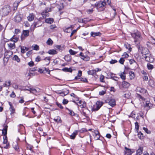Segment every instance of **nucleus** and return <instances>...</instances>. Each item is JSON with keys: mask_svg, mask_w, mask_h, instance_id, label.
Returning a JSON list of instances; mask_svg holds the SVG:
<instances>
[{"mask_svg": "<svg viewBox=\"0 0 155 155\" xmlns=\"http://www.w3.org/2000/svg\"><path fill=\"white\" fill-rule=\"evenodd\" d=\"M108 103V104L112 107H113L116 105V101L114 99H110Z\"/></svg>", "mask_w": 155, "mask_h": 155, "instance_id": "obj_11", "label": "nucleus"}, {"mask_svg": "<svg viewBox=\"0 0 155 155\" xmlns=\"http://www.w3.org/2000/svg\"><path fill=\"white\" fill-rule=\"evenodd\" d=\"M136 91L138 93L137 94L136 97L139 99H141L142 100H145V99L143 97L139 94L138 93H140L142 94H145L146 95L148 94L147 91L143 88L138 87L136 88Z\"/></svg>", "mask_w": 155, "mask_h": 155, "instance_id": "obj_2", "label": "nucleus"}, {"mask_svg": "<svg viewBox=\"0 0 155 155\" xmlns=\"http://www.w3.org/2000/svg\"><path fill=\"white\" fill-rule=\"evenodd\" d=\"M124 61H125V60H124V58H122L120 59L119 61V62L121 64H123L124 63Z\"/></svg>", "mask_w": 155, "mask_h": 155, "instance_id": "obj_46", "label": "nucleus"}, {"mask_svg": "<svg viewBox=\"0 0 155 155\" xmlns=\"http://www.w3.org/2000/svg\"><path fill=\"white\" fill-rule=\"evenodd\" d=\"M117 62V61L116 60H112L110 61V62L111 64H114Z\"/></svg>", "mask_w": 155, "mask_h": 155, "instance_id": "obj_59", "label": "nucleus"}, {"mask_svg": "<svg viewBox=\"0 0 155 155\" xmlns=\"http://www.w3.org/2000/svg\"><path fill=\"white\" fill-rule=\"evenodd\" d=\"M96 70H92L88 71V74L89 75H94L96 74Z\"/></svg>", "mask_w": 155, "mask_h": 155, "instance_id": "obj_23", "label": "nucleus"}, {"mask_svg": "<svg viewBox=\"0 0 155 155\" xmlns=\"http://www.w3.org/2000/svg\"><path fill=\"white\" fill-rule=\"evenodd\" d=\"M102 105L103 103L102 102L97 101L95 105H94L93 107L92 108V111H97L100 108Z\"/></svg>", "mask_w": 155, "mask_h": 155, "instance_id": "obj_6", "label": "nucleus"}, {"mask_svg": "<svg viewBox=\"0 0 155 155\" xmlns=\"http://www.w3.org/2000/svg\"><path fill=\"white\" fill-rule=\"evenodd\" d=\"M138 48L139 51L141 52L143 56V55H149V51L147 48L142 47L140 46H139Z\"/></svg>", "mask_w": 155, "mask_h": 155, "instance_id": "obj_4", "label": "nucleus"}, {"mask_svg": "<svg viewBox=\"0 0 155 155\" xmlns=\"http://www.w3.org/2000/svg\"><path fill=\"white\" fill-rule=\"evenodd\" d=\"M147 67L149 70H151L153 68V65L149 63H148L147 64Z\"/></svg>", "mask_w": 155, "mask_h": 155, "instance_id": "obj_35", "label": "nucleus"}, {"mask_svg": "<svg viewBox=\"0 0 155 155\" xmlns=\"http://www.w3.org/2000/svg\"><path fill=\"white\" fill-rule=\"evenodd\" d=\"M54 120L55 122L58 123H61V118L59 116H58L55 117Z\"/></svg>", "mask_w": 155, "mask_h": 155, "instance_id": "obj_30", "label": "nucleus"}, {"mask_svg": "<svg viewBox=\"0 0 155 155\" xmlns=\"http://www.w3.org/2000/svg\"><path fill=\"white\" fill-rule=\"evenodd\" d=\"M69 114L72 116H74L75 115V113L73 111L71 110H69Z\"/></svg>", "mask_w": 155, "mask_h": 155, "instance_id": "obj_62", "label": "nucleus"}, {"mask_svg": "<svg viewBox=\"0 0 155 155\" xmlns=\"http://www.w3.org/2000/svg\"><path fill=\"white\" fill-rule=\"evenodd\" d=\"M104 2L105 3V5L108 4L110 5L111 3L110 0H104L102 2Z\"/></svg>", "mask_w": 155, "mask_h": 155, "instance_id": "obj_39", "label": "nucleus"}, {"mask_svg": "<svg viewBox=\"0 0 155 155\" xmlns=\"http://www.w3.org/2000/svg\"><path fill=\"white\" fill-rule=\"evenodd\" d=\"M41 15L44 18H46L47 17H48L49 14L47 12H43L41 13Z\"/></svg>", "mask_w": 155, "mask_h": 155, "instance_id": "obj_33", "label": "nucleus"}, {"mask_svg": "<svg viewBox=\"0 0 155 155\" xmlns=\"http://www.w3.org/2000/svg\"><path fill=\"white\" fill-rule=\"evenodd\" d=\"M135 129L136 130V131H138L139 129V125H138V123L137 122H136L135 123Z\"/></svg>", "mask_w": 155, "mask_h": 155, "instance_id": "obj_40", "label": "nucleus"}, {"mask_svg": "<svg viewBox=\"0 0 155 155\" xmlns=\"http://www.w3.org/2000/svg\"><path fill=\"white\" fill-rule=\"evenodd\" d=\"M81 81L84 82H88L86 78H81Z\"/></svg>", "mask_w": 155, "mask_h": 155, "instance_id": "obj_53", "label": "nucleus"}, {"mask_svg": "<svg viewBox=\"0 0 155 155\" xmlns=\"http://www.w3.org/2000/svg\"><path fill=\"white\" fill-rule=\"evenodd\" d=\"M139 114L140 115V116L142 118H143V113L141 111H140L139 113Z\"/></svg>", "mask_w": 155, "mask_h": 155, "instance_id": "obj_63", "label": "nucleus"}, {"mask_svg": "<svg viewBox=\"0 0 155 155\" xmlns=\"http://www.w3.org/2000/svg\"><path fill=\"white\" fill-rule=\"evenodd\" d=\"M106 93V91H102L99 92V94L101 95H103Z\"/></svg>", "mask_w": 155, "mask_h": 155, "instance_id": "obj_55", "label": "nucleus"}, {"mask_svg": "<svg viewBox=\"0 0 155 155\" xmlns=\"http://www.w3.org/2000/svg\"><path fill=\"white\" fill-rule=\"evenodd\" d=\"M90 19H89L87 18H85L82 19V22L83 23H86L87 22L90 21Z\"/></svg>", "mask_w": 155, "mask_h": 155, "instance_id": "obj_45", "label": "nucleus"}, {"mask_svg": "<svg viewBox=\"0 0 155 155\" xmlns=\"http://www.w3.org/2000/svg\"><path fill=\"white\" fill-rule=\"evenodd\" d=\"M94 138L95 140H99L100 137V134L99 131L97 130H94L93 132Z\"/></svg>", "mask_w": 155, "mask_h": 155, "instance_id": "obj_7", "label": "nucleus"}, {"mask_svg": "<svg viewBox=\"0 0 155 155\" xmlns=\"http://www.w3.org/2000/svg\"><path fill=\"white\" fill-rule=\"evenodd\" d=\"M62 71L65 72H71L72 71V70L71 68H63Z\"/></svg>", "mask_w": 155, "mask_h": 155, "instance_id": "obj_29", "label": "nucleus"}, {"mask_svg": "<svg viewBox=\"0 0 155 155\" xmlns=\"http://www.w3.org/2000/svg\"><path fill=\"white\" fill-rule=\"evenodd\" d=\"M35 17V15L33 13L30 14L29 16L27 17L28 20L31 21L34 19Z\"/></svg>", "mask_w": 155, "mask_h": 155, "instance_id": "obj_13", "label": "nucleus"}, {"mask_svg": "<svg viewBox=\"0 0 155 155\" xmlns=\"http://www.w3.org/2000/svg\"><path fill=\"white\" fill-rule=\"evenodd\" d=\"M4 140L3 141V143L4 144H6L7 143V138L6 136L5 137V138L4 137Z\"/></svg>", "mask_w": 155, "mask_h": 155, "instance_id": "obj_50", "label": "nucleus"}, {"mask_svg": "<svg viewBox=\"0 0 155 155\" xmlns=\"http://www.w3.org/2000/svg\"><path fill=\"white\" fill-rule=\"evenodd\" d=\"M13 87L15 89H17L18 88V86L16 84H13Z\"/></svg>", "mask_w": 155, "mask_h": 155, "instance_id": "obj_61", "label": "nucleus"}, {"mask_svg": "<svg viewBox=\"0 0 155 155\" xmlns=\"http://www.w3.org/2000/svg\"><path fill=\"white\" fill-rule=\"evenodd\" d=\"M13 60L16 61L18 62H19L20 61V59L18 58V56L16 55H14L13 57Z\"/></svg>", "mask_w": 155, "mask_h": 155, "instance_id": "obj_31", "label": "nucleus"}, {"mask_svg": "<svg viewBox=\"0 0 155 155\" xmlns=\"http://www.w3.org/2000/svg\"><path fill=\"white\" fill-rule=\"evenodd\" d=\"M33 49L36 50H39V47L37 45H35L33 47Z\"/></svg>", "mask_w": 155, "mask_h": 155, "instance_id": "obj_52", "label": "nucleus"}, {"mask_svg": "<svg viewBox=\"0 0 155 155\" xmlns=\"http://www.w3.org/2000/svg\"><path fill=\"white\" fill-rule=\"evenodd\" d=\"M46 43L48 45H51L52 44L53 41L51 38H49L47 41Z\"/></svg>", "mask_w": 155, "mask_h": 155, "instance_id": "obj_37", "label": "nucleus"}, {"mask_svg": "<svg viewBox=\"0 0 155 155\" xmlns=\"http://www.w3.org/2000/svg\"><path fill=\"white\" fill-rule=\"evenodd\" d=\"M22 15L19 14L17 15L14 18V19L15 21L17 22H20L22 20Z\"/></svg>", "mask_w": 155, "mask_h": 155, "instance_id": "obj_8", "label": "nucleus"}, {"mask_svg": "<svg viewBox=\"0 0 155 155\" xmlns=\"http://www.w3.org/2000/svg\"><path fill=\"white\" fill-rule=\"evenodd\" d=\"M81 58L86 61H88L90 60V57H89L87 56H85L84 55V56H83L82 58Z\"/></svg>", "mask_w": 155, "mask_h": 155, "instance_id": "obj_38", "label": "nucleus"}, {"mask_svg": "<svg viewBox=\"0 0 155 155\" xmlns=\"http://www.w3.org/2000/svg\"><path fill=\"white\" fill-rule=\"evenodd\" d=\"M143 150V148L142 147H140L136 151V155H140L142 153Z\"/></svg>", "mask_w": 155, "mask_h": 155, "instance_id": "obj_18", "label": "nucleus"}, {"mask_svg": "<svg viewBox=\"0 0 155 155\" xmlns=\"http://www.w3.org/2000/svg\"><path fill=\"white\" fill-rule=\"evenodd\" d=\"M122 87L124 88H127L129 87L130 84L128 82L124 81L122 83Z\"/></svg>", "mask_w": 155, "mask_h": 155, "instance_id": "obj_16", "label": "nucleus"}, {"mask_svg": "<svg viewBox=\"0 0 155 155\" xmlns=\"http://www.w3.org/2000/svg\"><path fill=\"white\" fill-rule=\"evenodd\" d=\"M18 40V39L17 38H12L10 39V40L12 41H13L14 43L16 42Z\"/></svg>", "mask_w": 155, "mask_h": 155, "instance_id": "obj_44", "label": "nucleus"}, {"mask_svg": "<svg viewBox=\"0 0 155 155\" xmlns=\"http://www.w3.org/2000/svg\"><path fill=\"white\" fill-rule=\"evenodd\" d=\"M126 73L124 71L121 73L119 75L120 76V78L123 80H124L126 79V76H125Z\"/></svg>", "mask_w": 155, "mask_h": 155, "instance_id": "obj_27", "label": "nucleus"}, {"mask_svg": "<svg viewBox=\"0 0 155 155\" xmlns=\"http://www.w3.org/2000/svg\"><path fill=\"white\" fill-rule=\"evenodd\" d=\"M31 93H32L33 94H36L37 93L39 92V91H38L36 89H35L33 88H31L29 90Z\"/></svg>", "mask_w": 155, "mask_h": 155, "instance_id": "obj_28", "label": "nucleus"}, {"mask_svg": "<svg viewBox=\"0 0 155 155\" xmlns=\"http://www.w3.org/2000/svg\"><path fill=\"white\" fill-rule=\"evenodd\" d=\"M104 76H103V75L101 76L100 78V81L101 82H104Z\"/></svg>", "mask_w": 155, "mask_h": 155, "instance_id": "obj_49", "label": "nucleus"}, {"mask_svg": "<svg viewBox=\"0 0 155 155\" xmlns=\"http://www.w3.org/2000/svg\"><path fill=\"white\" fill-rule=\"evenodd\" d=\"M31 88H30L29 87L27 86H26L25 87V88H23L22 90H27V91H29L30 89H31Z\"/></svg>", "mask_w": 155, "mask_h": 155, "instance_id": "obj_58", "label": "nucleus"}, {"mask_svg": "<svg viewBox=\"0 0 155 155\" xmlns=\"http://www.w3.org/2000/svg\"><path fill=\"white\" fill-rule=\"evenodd\" d=\"M18 131L19 132H20V130L21 129H23L24 128V127L22 125L20 124L18 126Z\"/></svg>", "mask_w": 155, "mask_h": 155, "instance_id": "obj_42", "label": "nucleus"}, {"mask_svg": "<svg viewBox=\"0 0 155 155\" xmlns=\"http://www.w3.org/2000/svg\"><path fill=\"white\" fill-rule=\"evenodd\" d=\"M21 52L23 54L25 52V50H26V51H28L29 50V48H28L25 46H21Z\"/></svg>", "mask_w": 155, "mask_h": 155, "instance_id": "obj_26", "label": "nucleus"}, {"mask_svg": "<svg viewBox=\"0 0 155 155\" xmlns=\"http://www.w3.org/2000/svg\"><path fill=\"white\" fill-rule=\"evenodd\" d=\"M8 104L9 106H10L9 110L11 112V114H14V113H15V110L14 108V107H13V106H12V104L11 102H9Z\"/></svg>", "mask_w": 155, "mask_h": 155, "instance_id": "obj_12", "label": "nucleus"}, {"mask_svg": "<svg viewBox=\"0 0 155 155\" xmlns=\"http://www.w3.org/2000/svg\"><path fill=\"white\" fill-rule=\"evenodd\" d=\"M10 11V6H5L0 10V14L2 16H5L7 15Z\"/></svg>", "mask_w": 155, "mask_h": 155, "instance_id": "obj_3", "label": "nucleus"}, {"mask_svg": "<svg viewBox=\"0 0 155 155\" xmlns=\"http://www.w3.org/2000/svg\"><path fill=\"white\" fill-rule=\"evenodd\" d=\"M28 64L29 66L31 67L34 66V63L33 61H31L30 62H28Z\"/></svg>", "mask_w": 155, "mask_h": 155, "instance_id": "obj_51", "label": "nucleus"}, {"mask_svg": "<svg viewBox=\"0 0 155 155\" xmlns=\"http://www.w3.org/2000/svg\"><path fill=\"white\" fill-rule=\"evenodd\" d=\"M41 60V58L39 56H38L35 58V61L37 62H39Z\"/></svg>", "mask_w": 155, "mask_h": 155, "instance_id": "obj_56", "label": "nucleus"}, {"mask_svg": "<svg viewBox=\"0 0 155 155\" xmlns=\"http://www.w3.org/2000/svg\"><path fill=\"white\" fill-rule=\"evenodd\" d=\"M152 104L149 101H147L146 102L145 107L147 110H149L152 107Z\"/></svg>", "mask_w": 155, "mask_h": 155, "instance_id": "obj_9", "label": "nucleus"}, {"mask_svg": "<svg viewBox=\"0 0 155 155\" xmlns=\"http://www.w3.org/2000/svg\"><path fill=\"white\" fill-rule=\"evenodd\" d=\"M23 34L24 35L25 37H27L29 35V31L28 30H24L23 31Z\"/></svg>", "mask_w": 155, "mask_h": 155, "instance_id": "obj_36", "label": "nucleus"}, {"mask_svg": "<svg viewBox=\"0 0 155 155\" xmlns=\"http://www.w3.org/2000/svg\"><path fill=\"white\" fill-rule=\"evenodd\" d=\"M143 130L145 131L148 134H150V132L148 130L147 128L143 127Z\"/></svg>", "mask_w": 155, "mask_h": 155, "instance_id": "obj_47", "label": "nucleus"}, {"mask_svg": "<svg viewBox=\"0 0 155 155\" xmlns=\"http://www.w3.org/2000/svg\"><path fill=\"white\" fill-rule=\"evenodd\" d=\"M149 84L150 85L152 86L154 84V81L152 80H150L149 81Z\"/></svg>", "mask_w": 155, "mask_h": 155, "instance_id": "obj_54", "label": "nucleus"}, {"mask_svg": "<svg viewBox=\"0 0 155 155\" xmlns=\"http://www.w3.org/2000/svg\"><path fill=\"white\" fill-rule=\"evenodd\" d=\"M101 34L99 32H95L92 31L91 33V36L95 37L96 36H100Z\"/></svg>", "mask_w": 155, "mask_h": 155, "instance_id": "obj_15", "label": "nucleus"}, {"mask_svg": "<svg viewBox=\"0 0 155 155\" xmlns=\"http://www.w3.org/2000/svg\"><path fill=\"white\" fill-rule=\"evenodd\" d=\"M57 52L54 49L50 50L48 52V53L50 54H57Z\"/></svg>", "mask_w": 155, "mask_h": 155, "instance_id": "obj_24", "label": "nucleus"}, {"mask_svg": "<svg viewBox=\"0 0 155 155\" xmlns=\"http://www.w3.org/2000/svg\"><path fill=\"white\" fill-rule=\"evenodd\" d=\"M78 130H75L73 132V133L70 136V138L72 139H74L76 135L78 134Z\"/></svg>", "mask_w": 155, "mask_h": 155, "instance_id": "obj_17", "label": "nucleus"}, {"mask_svg": "<svg viewBox=\"0 0 155 155\" xmlns=\"http://www.w3.org/2000/svg\"><path fill=\"white\" fill-rule=\"evenodd\" d=\"M138 132V136L139 139H142L143 138V134L142 133H141L140 132Z\"/></svg>", "mask_w": 155, "mask_h": 155, "instance_id": "obj_32", "label": "nucleus"}, {"mask_svg": "<svg viewBox=\"0 0 155 155\" xmlns=\"http://www.w3.org/2000/svg\"><path fill=\"white\" fill-rule=\"evenodd\" d=\"M81 113L84 116L86 117H87V114H86V113L85 112H84V110H82Z\"/></svg>", "mask_w": 155, "mask_h": 155, "instance_id": "obj_60", "label": "nucleus"}, {"mask_svg": "<svg viewBox=\"0 0 155 155\" xmlns=\"http://www.w3.org/2000/svg\"><path fill=\"white\" fill-rule=\"evenodd\" d=\"M51 58L50 57H46L44 59V61H45L46 63H45V64L46 65H48L50 62V60Z\"/></svg>", "mask_w": 155, "mask_h": 155, "instance_id": "obj_22", "label": "nucleus"}, {"mask_svg": "<svg viewBox=\"0 0 155 155\" xmlns=\"http://www.w3.org/2000/svg\"><path fill=\"white\" fill-rule=\"evenodd\" d=\"M12 146L15 150L18 151L19 149V147L17 142L13 143L12 144Z\"/></svg>", "mask_w": 155, "mask_h": 155, "instance_id": "obj_25", "label": "nucleus"}, {"mask_svg": "<svg viewBox=\"0 0 155 155\" xmlns=\"http://www.w3.org/2000/svg\"><path fill=\"white\" fill-rule=\"evenodd\" d=\"M79 103V104H80L79 106L81 108H85L86 107V103L80 101Z\"/></svg>", "mask_w": 155, "mask_h": 155, "instance_id": "obj_20", "label": "nucleus"}, {"mask_svg": "<svg viewBox=\"0 0 155 155\" xmlns=\"http://www.w3.org/2000/svg\"><path fill=\"white\" fill-rule=\"evenodd\" d=\"M82 71L81 70H79L78 71L77 76H78V77H79L80 78V77H81L82 75Z\"/></svg>", "mask_w": 155, "mask_h": 155, "instance_id": "obj_64", "label": "nucleus"}, {"mask_svg": "<svg viewBox=\"0 0 155 155\" xmlns=\"http://www.w3.org/2000/svg\"><path fill=\"white\" fill-rule=\"evenodd\" d=\"M144 58H145V60L147 61H150V58L149 56L148 55H146L144 56Z\"/></svg>", "mask_w": 155, "mask_h": 155, "instance_id": "obj_43", "label": "nucleus"}, {"mask_svg": "<svg viewBox=\"0 0 155 155\" xmlns=\"http://www.w3.org/2000/svg\"><path fill=\"white\" fill-rule=\"evenodd\" d=\"M130 74V79L132 80L134 77V74L133 72L130 71L129 73Z\"/></svg>", "mask_w": 155, "mask_h": 155, "instance_id": "obj_34", "label": "nucleus"}, {"mask_svg": "<svg viewBox=\"0 0 155 155\" xmlns=\"http://www.w3.org/2000/svg\"><path fill=\"white\" fill-rule=\"evenodd\" d=\"M63 91L65 95L68 94L69 92V90L67 89H65Z\"/></svg>", "mask_w": 155, "mask_h": 155, "instance_id": "obj_57", "label": "nucleus"}, {"mask_svg": "<svg viewBox=\"0 0 155 155\" xmlns=\"http://www.w3.org/2000/svg\"><path fill=\"white\" fill-rule=\"evenodd\" d=\"M42 25L41 21L40 20H38L37 21L34 22L33 24L34 27V28L38 27L41 26Z\"/></svg>", "mask_w": 155, "mask_h": 155, "instance_id": "obj_10", "label": "nucleus"}, {"mask_svg": "<svg viewBox=\"0 0 155 155\" xmlns=\"http://www.w3.org/2000/svg\"><path fill=\"white\" fill-rule=\"evenodd\" d=\"M69 52L70 54L72 55H74L76 54L77 53V52L71 49H70L69 50Z\"/></svg>", "mask_w": 155, "mask_h": 155, "instance_id": "obj_41", "label": "nucleus"}, {"mask_svg": "<svg viewBox=\"0 0 155 155\" xmlns=\"http://www.w3.org/2000/svg\"><path fill=\"white\" fill-rule=\"evenodd\" d=\"M20 1H16L14 3L13 5L14 10H16L17 9L18 6L19 5V4L20 3Z\"/></svg>", "mask_w": 155, "mask_h": 155, "instance_id": "obj_19", "label": "nucleus"}, {"mask_svg": "<svg viewBox=\"0 0 155 155\" xmlns=\"http://www.w3.org/2000/svg\"><path fill=\"white\" fill-rule=\"evenodd\" d=\"M54 20L52 18H46L45 20V22L47 23L51 24L53 23Z\"/></svg>", "mask_w": 155, "mask_h": 155, "instance_id": "obj_21", "label": "nucleus"}, {"mask_svg": "<svg viewBox=\"0 0 155 155\" xmlns=\"http://www.w3.org/2000/svg\"><path fill=\"white\" fill-rule=\"evenodd\" d=\"M131 35L134 39L135 44L138 45L142 40L141 33L137 30H136L134 31L133 33H131Z\"/></svg>", "mask_w": 155, "mask_h": 155, "instance_id": "obj_1", "label": "nucleus"}, {"mask_svg": "<svg viewBox=\"0 0 155 155\" xmlns=\"http://www.w3.org/2000/svg\"><path fill=\"white\" fill-rule=\"evenodd\" d=\"M8 46L10 50H12L15 49V44L14 43H8Z\"/></svg>", "mask_w": 155, "mask_h": 155, "instance_id": "obj_14", "label": "nucleus"}, {"mask_svg": "<svg viewBox=\"0 0 155 155\" xmlns=\"http://www.w3.org/2000/svg\"><path fill=\"white\" fill-rule=\"evenodd\" d=\"M95 5L98 11H101L104 9L105 5L104 2H100L96 3Z\"/></svg>", "mask_w": 155, "mask_h": 155, "instance_id": "obj_5", "label": "nucleus"}, {"mask_svg": "<svg viewBox=\"0 0 155 155\" xmlns=\"http://www.w3.org/2000/svg\"><path fill=\"white\" fill-rule=\"evenodd\" d=\"M122 56L123 57V58H124H124H127L128 57L129 55H128V54L126 53V52H124L123 54L122 55Z\"/></svg>", "mask_w": 155, "mask_h": 155, "instance_id": "obj_48", "label": "nucleus"}]
</instances>
